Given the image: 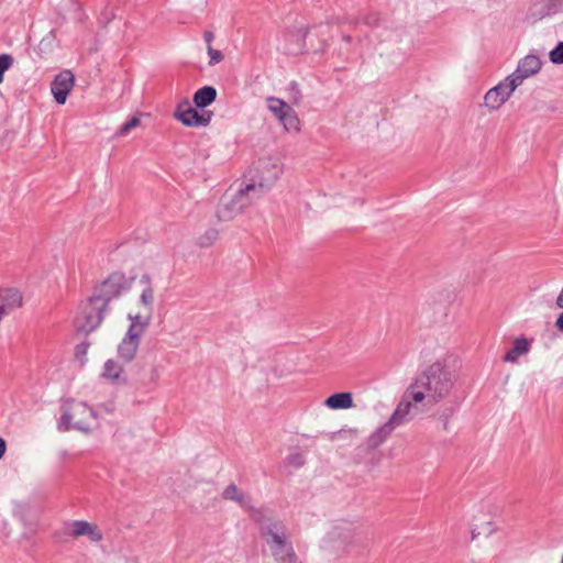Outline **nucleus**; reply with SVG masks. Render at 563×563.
I'll list each match as a JSON object with an SVG mask.
<instances>
[{
	"label": "nucleus",
	"mask_w": 563,
	"mask_h": 563,
	"mask_svg": "<svg viewBox=\"0 0 563 563\" xmlns=\"http://www.w3.org/2000/svg\"><path fill=\"white\" fill-rule=\"evenodd\" d=\"M125 287L124 276L114 274L102 280L95 289L92 297L97 300H104V306L108 308L111 299L121 294Z\"/></svg>",
	"instance_id": "11"
},
{
	"label": "nucleus",
	"mask_w": 563,
	"mask_h": 563,
	"mask_svg": "<svg viewBox=\"0 0 563 563\" xmlns=\"http://www.w3.org/2000/svg\"><path fill=\"white\" fill-rule=\"evenodd\" d=\"M98 420L99 413L91 405L70 398L60 407L57 429L62 432L76 431L89 435L98 428Z\"/></svg>",
	"instance_id": "2"
},
{
	"label": "nucleus",
	"mask_w": 563,
	"mask_h": 563,
	"mask_svg": "<svg viewBox=\"0 0 563 563\" xmlns=\"http://www.w3.org/2000/svg\"><path fill=\"white\" fill-rule=\"evenodd\" d=\"M100 378L112 385H124L128 382V374L119 360L109 357L101 366Z\"/></svg>",
	"instance_id": "13"
},
{
	"label": "nucleus",
	"mask_w": 563,
	"mask_h": 563,
	"mask_svg": "<svg viewBox=\"0 0 563 563\" xmlns=\"http://www.w3.org/2000/svg\"><path fill=\"white\" fill-rule=\"evenodd\" d=\"M218 238V230L210 228L199 234V236L197 238V244L202 247H209L217 242Z\"/></svg>",
	"instance_id": "21"
},
{
	"label": "nucleus",
	"mask_w": 563,
	"mask_h": 563,
	"mask_svg": "<svg viewBox=\"0 0 563 563\" xmlns=\"http://www.w3.org/2000/svg\"><path fill=\"white\" fill-rule=\"evenodd\" d=\"M74 86L75 75L71 70L65 69L58 73L51 82L54 101L59 106L65 104Z\"/></svg>",
	"instance_id": "12"
},
{
	"label": "nucleus",
	"mask_w": 563,
	"mask_h": 563,
	"mask_svg": "<svg viewBox=\"0 0 563 563\" xmlns=\"http://www.w3.org/2000/svg\"><path fill=\"white\" fill-rule=\"evenodd\" d=\"M497 531L495 522L489 519L483 522L474 523L470 530V537L472 541L477 540L482 536H492Z\"/></svg>",
	"instance_id": "20"
},
{
	"label": "nucleus",
	"mask_w": 563,
	"mask_h": 563,
	"mask_svg": "<svg viewBox=\"0 0 563 563\" xmlns=\"http://www.w3.org/2000/svg\"><path fill=\"white\" fill-rule=\"evenodd\" d=\"M67 532L73 538L87 537L91 542L98 543L103 534L98 526L87 520H74L67 523Z\"/></svg>",
	"instance_id": "14"
},
{
	"label": "nucleus",
	"mask_w": 563,
	"mask_h": 563,
	"mask_svg": "<svg viewBox=\"0 0 563 563\" xmlns=\"http://www.w3.org/2000/svg\"><path fill=\"white\" fill-rule=\"evenodd\" d=\"M555 327L563 333V311L556 317Z\"/></svg>",
	"instance_id": "29"
},
{
	"label": "nucleus",
	"mask_w": 563,
	"mask_h": 563,
	"mask_svg": "<svg viewBox=\"0 0 563 563\" xmlns=\"http://www.w3.org/2000/svg\"><path fill=\"white\" fill-rule=\"evenodd\" d=\"M285 169L283 157L278 154H268L258 158L250 173L245 184V191L265 192L280 178Z\"/></svg>",
	"instance_id": "3"
},
{
	"label": "nucleus",
	"mask_w": 563,
	"mask_h": 563,
	"mask_svg": "<svg viewBox=\"0 0 563 563\" xmlns=\"http://www.w3.org/2000/svg\"><path fill=\"white\" fill-rule=\"evenodd\" d=\"M267 109L283 125L286 133L298 134L301 130L300 119L295 109L285 100L277 97L266 98Z\"/></svg>",
	"instance_id": "7"
},
{
	"label": "nucleus",
	"mask_w": 563,
	"mask_h": 563,
	"mask_svg": "<svg viewBox=\"0 0 563 563\" xmlns=\"http://www.w3.org/2000/svg\"><path fill=\"white\" fill-rule=\"evenodd\" d=\"M252 191H245V185L235 190L225 192L216 208V216L219 221H231L243 210L242 199Z\"/></svg>",
	"instance_id": "8"
},
{
	"label": "nucleus",
	"mask_w": 563,
	"mask_h": 563,
	"mask_svg": "<svg viewBox=\"0 0 563 563\" xmlns=\"http://www.w3.org/2000/svg\"><path fill=\"white\" fill-rule=\"evenodd\" d=\"M174 118L187 128H205L212 120V112L194 107L189 99H180L174 111Z\"/></svg>",
	"instance_id": "6"
},
{
	"label": "nucleus",
	"mask_w": 563,
	"mask_h": 563,
	"mask_svg": "<svg viewBox=\"0 0 563 563\" xmlns=\"http://www.w3.org/2000/svg\"><path fill=\"white\" fill-rule=\"evenodd\" d=\"M543 62L537 54L530 53L521 57L516 69L508 77L519 87L525 80L538 75L542 69Z\"/></svg>",
	"instance_id": "10"
},
{
	"label": "nucleus",
	"mask_w": 563,
	"mask_h": 563,
	"mask_svg": "<svg viewBox=\"0 0 563 563\" xmlns=\"http://www.w3.org/2000/svg\"><path fill=\"white\" fill-rule=\"evenodd\" d=\"M216 98H217V90H216V88L212 87V86H205V87L198 89L194 93L192 101H194V104L198 109L203 110L205 108H207L208 106L213 103Z\"/></svg>",
	"instance_id": "18"
},
{
	"label": "nucleus",
	"mask_w": 563,
	"mask_h": 563,
	"mask_svg": "<svg viewBox=\"0 0 563 563\" xmlns=\"http://www.w3.org/2000/svg\"><path fill=\"white\" fill-rule=\"evenodd\" d=\"M518 86L506 76L484 96L483 107L488 111L499 110L512 96Z\"/></svg>",
	"instance_id": "9"
},
{
	"label": "nucleus",
	"mask_w": 563,
	"mask_h": 563,
	"mask_svg": "<svg viewBox=\"0 0 563 563\" xmlns=\"http://www.w3.org/2000/svg\"><path fill=\"white\" fill-rule=\"evenodd\" d=\"M145 380L151 385H158L162 378V371L158 366H151L145 372Z\"/></svg>",
	"instance_id": "23"
},
{
	"label": "nucleus",
	"mask_w": 563,
	"mask_h": 563,
	"mask_svg": "<svg viewBox=\"0 0 563 563\" xmlns=\"http://www.w3.org/2000/svg\"><path fill=\"white\" fill-rule=\"evenodd\" d=\"M140 115L141 114H136V115L132 117L128 122L122 124L118 131V134L125 135L130 130L137 128L141 123Z\"/></svg>",
	"instance_id": "26"
},
{
	"label": "nucleus",
	"mask_w": 563,
	"mask_h": 563,
	"mask_svg": "<svg viewBox=\"0 0 563 563\" xmlns=\"http://www.w3.org/2000/svg\"><path fill=\"white\" fill-rule=\"evenodd\" d=\"M530 350V342L523 336L514 340L512 347L504 355V362L516 363L519 357L526 355Z\"/></svg>",
	"instance_id": "17"
},
{
	"label": "nucleus",
	"mask_w": 563,
	"mask_h": 563,
	"mask_svg": "<svg viewBox=\"0 0 563 563\" xmlns=\"http://www.w3.org/2000/svg\"><path fill=\"white\" fill-rule=\"evenodd\" d=\"M140 342L141 338L135 336L133 334L124 333V336L117 346L118 357L123 363L132 362L135 358L136 353L139 351Z\"/></svg>",
	"instance_id": "15"
},
{
	"label": "nucleus",
	"mask_w": 563,
	"mask_h": 563,
	"mask_svg": "<svg viewBox=\"0 0 563 563\" xmlns=\"http://www.w3.org/2000/svg\"><path fill=\"white\" fill-rule=\"evenodd\" d=\"M90 344L88 342H81L75 347V356L76 358L85 363L87 361V356L89 353Z\"/></svg>",
	"instance_id": "25"
},
{
	"label": "nucleus",
	"mask_w": 563,
	"mask_h": 563,
	"mask_svg": "<svg viewBox=\"0 0 563 563\" xmlns=\"http://www.w3.org/2000/svg\"><path fill=\"white\" fill-rule=\"evenodd\" d=\"M7 452V442L3 438L0 437V460L3 459Z\"/></svg>",
	"instance_id": "30"
},
{
	"label": "nucleus",
	"mask_w": 563,
	"mask_h": 563,
	"mask_svg": "<svg viewBox=\"0 0 563 563\" xmlns=\"http://www.w3.org/2000/svg\"><path fill=\"white\" fill-rule=\"evenodd\" d=\"M207 42H208V45H210V42L212 40V34H208L207 37H206Z\"/></svg>",
	"instance_id": "32"
},
{
	"label": "nucleus",
	"mask_w": 563,
	"mask_h": 563,
	"mask_svg": "<svg viewBox=\"0 0 563 563\" xmlns=\"http://www.w3.org/2000/svg\"><path fill=\"white\" fill-rule=\"evenodd\" d=\"M459 360L452 354L431 362L408 386L389 420L374 437H387L416 412L450 401L456 393Z\"/></svg>",
	"instance_id": "1"
},
{
	"label": "nucleus",
	"mask_w": 563,
	"mask_h": 563,
	"mask_svg": "<svg viewBox=\"0 0 563 563\" xmlns=\"http://www.w3.org/2000/svg\"><path fill=\"white\" fill-rule=\"evenodd\" d=\"M555 305L558 308L563 309V286H562L560 294L558 295V297L555 299Z\"/></svg>",
	"instance_id": "31"
},
{
	"label": "nucleus",
	"mask_w": 563,
	"mask_h": 563,
	"mask_svg": "<svg viewBox=\"0 0 563 563\" xmlns=\"http://www.w3.org/2000/svg\"><path fill=\"white\" fill-rule=\"evenodd\" d=\"M223 497L225 499L235 500L236 503L244 505L245 504V497L244 495L239 490V488L234 485L228 486L223 492Z\"/></svg>",
	"instance_id": "22"
},
{
	"label": "nucleus",
	"mask_w": 563,
	"mask_h": 563,
	"mask_svg": "<svg viewBox=\"0 0 563 563\" xmlns=\"http://www.w3.org/2000/svg\"><path fill=\"white\" fill-rule=\"evenodd\" d=\"M274 541L278 545L274 551V555L278 563H299L292 548L287 544L282 537L275 536Z\"/></svg>",
	"instance_id": "16"
},
{
	"label": "nucleus",
	"mask_w": 563,
	"mask_h": 563,
	"mask_svg": "<svg viewBox=\"0 0 563 563\" xmlns=\"http://www.w3.org/2000/svg\"><path fill=\"white\" fill-rule=\"evenodd\" d=\"M154 290L148 282L142 288L137 301L125 310L128 321L125 333L142 338L152 320Z\"/></svg>",
	"instance_id": "4"
},
{
	"label": "nucleus",
	"mask_w": 563,
	"mask_h": 563,
	"mask_svg": "<svg viewBox=\"0 0 563 563\" xmlns=\"http://www.w3.org/2000/svg\"><path fill=\"white\" fill-rule=\"evenodd\" d=\"M107 309L104 300L89 297L80 303L75 316L74 325L76 330L84 334L95 331L102 323Z\"/></svg>",
	"instance_id": "5"
},
{
	"label": "nucleus",
	"mask_w": 563,
	"mask_h": 563,
	"mask_svg": "<svg viewBox=\"0 0 563 563\" xmlns=\"http://www.w3.org/2000/svg\"><path fill=\"white\" fill-rule=\"evenodd\" d=\"M549 59L552 64H563V41L559 42L553 49L549 52Z\"/></svg>",
	"instance_id": "24"
},
{
	"label": "nucleus",
	"mask_w": 563,
	"mask_h": 563,
	"mask_svg": "<svg viewBox=\"0 0 563 563\" xmlns=\"http://www.w3.org/2000/svg\"><path fill=\"white\" fill-rule=\"evenodd\" d=\"M13 59L9 54L0 55V84L3 80V74L12 66Z\"/></svg>",
	"instance_id": "27"
},
{
	"label": "nucleus",
	"mask_w": 563,
	"mask_h": 563,
	"mask_svg": "<svg viewBox=\"0 0 563 563\" xmlns=\"http://www.w3.org/2000/svg\"><path fill=\"white\" fill-rule=\"evenodd\" d=\"M209 64L217 65L223 59V55L220 51L214 49L211 45H208Z\"/></svg>",
	"instance_id": "28"
},
{
	"label": "nucleus",
	"mask_w": 563,
	"mask_h": 563,
	"mask_svg": "<svg viewBox=\"0 0 563 563\" xmlns=\"http://www.w3.org/2000/svg\"><path fill=\"white\" fill-rule=\"evenodd\" d=\"M325 406L331 409H349L353 406V398L351 393H338L329 396Z\"/></svg>",
	"instance_id": "19"
}]
</instances>
